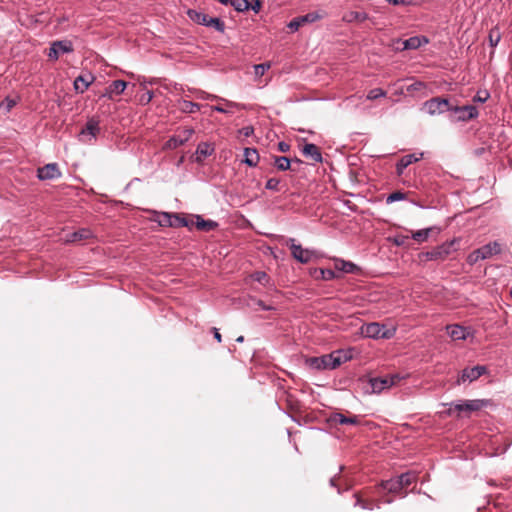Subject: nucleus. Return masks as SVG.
Segmentation results:
<instances>
[{"instance_id":"nucleus-1","label":"nucleus","mask_w":512,"mask_h":512,"mask_svg":"<svg viewBox=\"0 0 512 512\" xmlns=\"http://www.w3.org/2000/svg\"><path fill=\"white\" fill-rule=\"evenodd\" d=\"M348 357L343 355L341 351H336L331 354L322 355L320 357H311L306 360V364L316 370L335 369L343 362L347 361Z\"/></svg>"},{"instance_id":"nucleus-2","label":"nucleus","mask_w":512,"mask_h":512,"mask_svg":"<svg viewBox=\"0 0 512 512\" xmlns=\"http://www.w3.org/2000/svg\"><path fill=\"white\" fill-rule=\"evenodd\" d=\"M455 240L450 242H445L440 246H437L430 251L420 252L418 254V259L420 263H426L428 261H443L445 260L452 251Z\"/></svg>"},{"instance_id":"nucleus-3","label":"nucleus","mask_w":512,"mask_h":512,"mask_svg":"<svg viewBox=\"0 0 512 512\" xmlns=\"http://www.w3.org/2000/svg\"><path fill=\"white\" fill-rule=\"evenodd\" d=\"M396 328H387L378 322H371L361 327V334L367 338L390 339L395 335Z\"/></svg>"},{"instance_id":"nucleus-4","label":"nucleus","mask_w":512,"mask_h":512,"mask_svg":"<svg viewBox=\"0 0 512 512\" xmlns=\"http://www.w3.org/2000/svg\"><path fill=\"white\" fill-rule=\"evenodd\" d=\"M286 245L289 246L292 257L302 264H307L317 257L316 251L303 248L300 244H296L293 238L288 239Z\"/></svg>"},{"instance_id":"nucleus-5","label":"nucleus","mask_w":512,"mask_h":512,"mask_svg":"<svg viewBox=\"0 0 512 512\" xmlns=\"http://www.w3.org/2000/svg\"><path fill=\"white\" fill-rule=\"evenodd\" d=\"M422 110L431 116H435L452 110V104L446 98L434 97L424 102Z\"/></svg>"},{"instance_id":"nucleus-6","label":"nucleus","mask_w":512,"mask_h":512,"mask_svg":"<svg viewBox=\"0 0 512 512\" xmlns=\"http://www.w3.org/2000/svg\"><path fill=\"white\" fill-rule=\"evenodd\" d=\"M485 405L483 400H467L464 402L451 403L447 413L449 415L456 414L460 416L461 413L470 414L471 412L480 410Z\"/></svg>"},{"instance_id":"nucleus-7","label":"nucleus","mask_w":512,"mask_h":512,"mask_svg":"<svg viewBox=\"0 0 512 512\" xmlns=\"http://www.w3.org/2000/svg\"><path fill=\"white\" fill-rule=\"evenodd\" d=\"M401 380L398 374L387 375L384 377L371 378L369 383L372 388V392L381 393L385 389H389L396 385Z\"/></svg>"},{"instance_id":"nucleus-8","label":"nucleus","mask_w":512,"mask_h":512,"mask_svg":"<svg viewBox=\"0 0 512 512\" xmlns=\"http://www.w3.org/2000/svg\"><path fill=\"white\" fill-rule=\"evenodd\" d=\"M73 51V45L71 41L62 40L54 41L49 49L48 57L51 60H57L60 55L64 53H70Z\"/></svg>"},{"instance_id":"nucleus-9","label":"nucleus","mask_w":512,"mask_h":512,"mask_svg":"<svg viewBox=\"0 0 512 512\" xmlns=\"http://www.w3.org/2000/svg\"><path fill=\"white\" fill-rule=\"evenodd\" d=\"M456 114L457 121H469L478 116V110L473 105L454 106L452 110Z\"/></svg>"},{"instance_id":"nucleus-10","label":"nucleus","mask_w":512,"mask_h":512,"mask_svg":"<svg viewBox=\"0 0 512 512\" xmlns=\"http://www.w3.org/2000/svg\"><path fill=\"white\" fill-rule=\"evenodd\" d=\"M194 134V129L192 128H185L182 131H180L177 135H174L171 137L167 143L166 147L169 149H176L177 147L183 145L187 141L190 140L191 136Z\"/></svg>"},{"instance_id":"nucleus-11","label":"nucleus","mask_w":512,"mask_h":512,"mask_svg":"<svg viewBox=\"0 0 512 512\" xmlns=\"http://www.w3.org/2000/svg\"><path fill=\"white\" fill-rule=\"evenodd\" d=\"M486 367L477 365L472 368H466L462 371L460 377L457 380V384L459 385L461 382L465 381H475L477 380L481 375L486 373Z\"/></svg>"},{"instance_id":"nucleus-12","label":"nucleus","mask_w":512,"mask_h":512,"mask_svg":"<svg viewBox=\"0 0 512 512\" xmlns=\"http://www.w3.org/2000/svg\"><path fill=\"white\" fill-rule=\"evenodd\" d=\"M37 176L40 180L57 179L61 177V171L56 163H50L38 168Z\"/></svg>"},{"instance_id":"nucleus-13","label":"nucleus","mask_w":512,"mask_h":512,"mask_svg":"<svg viewBox=\"0 0 512 512\" xmlns=\"http://www.w3.org/2000/svg\"><path fill=\"white\" fill-rule=\"evenodd\" d=\"M93 237V233L90 229L81 228L73 233H68L65 236L66 243H78Z\"/></svg>"},{"instance_id":"nucleus-14","label":"nucleus","mask_w":512,"mask_h":512,"mask_svg":"<svg viewBox=\"0 0 512 512\" xmlns=\"http://www.w3.org/2000/svg\"><path fill=\"white\" fill-rule=\"evenodd\" d=\"M500 252L501 245L497 241L488 243L477 249V253L480 254L479 257H482V259H487L493 255L499 254Z\"/></svg>"},{"instance_id":"nucleus-15","label":"nucleus","mask_w":512,"mask_h":512,"mask_svg":"<svg viewBox=\"0 0 512 512\" xmlns=\"http://www.w3.org/2000/svg\"><path fill=\"white\" fill-rule=\"evenodd\" d=\"M446 329L453 340H465L470 334L467 328L457 324L448 325Z\"/></svg>"},{"instance_id":"nucleus-16","label":"nucleus","mask_w":512,"mask_h":512,"mask_svg":"<svg viewBox=\"0 0 512 512\" xmlns=\"http://www.w3.org/2000/svg\"><path fill=\"white\" fill-rule=\"evenodd\" d=\"M94 76L91 74L79 75L74 81V88L79 93H84L93 83Z\"/></svg>"},{"instance_id":"nucleus-17","label":"nucleus","mask_w":512,"mask_h":512,"mask_svg":"<svg viewBox=\"0 0 512 512\" xmlns=\"http://www.w3.org/2000/svg\"><path fill=\"white\" fill-rule=\"evenodd\" d=\"M213 151L214 147L212 144L208 142H201L196 149L195 161L202 163L207 156H210L213 153Z\"/></svg>"},{"instance_id":"nucleus-18","label":"nucleus","mask_w":512,"mask_h":512,"mask_svg":"<svg viewBox=\"0 0 512 512\" xmlns=\"http://www.w3.org/2000/svg\"><path fill=\"white\" fill-rule=\"evenodd\" d=\"M331 421L335 424H340V425H358L360 422V419L356 415L346 416L341 413H336L331 417Z\"/></svg>"},{"instance_id":"nucleus-19","label":"nucleus","mask_w":512,"mask_h":512,"mask_svg":"<svg viewBox=\"0 0 512 512\" xmlns=\"http://www.w3.org/2000/svg\"><path fill=\"white\" fill-rule=\"evenodd\" d=\"M302 153L305 157L310 158L311 160L315 162H321L322 161V155L320 152V149L315 144H305Z\"/></svg>"},{"instance_id":"nucleus-20","label":"nucleus","mask_w":512,"mask_h":512,"mask_svg":"<svg viewBox=\"0 0 512 512\" xmlns=\"http://www.w3.org/2000/svg\"><path fill=\"white\" fill-rule=\"evenodd\" d=\"M127 87V83L123 80L113 81L106 90V95L112 99L115 95H120L124 92Z\"/></svg>"},{"instance_id":"nucleus-21","label":"nucleus","mask_w":512,"mask_h":512,"mask_svg":"<svg viewBox=\"0 0 512 512\" xmlns=\"http://www.w3.org/2000/svg\"><path fill=\"white\" fill-rule=\"evenodd\" d=\"M100 122L95 118H91L87 121L85 127L81 130V135H90L95 138L100 132Z\"/></svg>"},{"instance_id":"nucleus-22","label":"nucleus","mask_w":512,"mask_h":512,"mask_svg":"<svg viewBox=\"0 0 512 512\" xmlns=\"http://www.w3.org/2000/svg\"><path fill=\"white\" fill-rule=\"evenodd\" d=\"M368 19V15L360 11H348L342 16V20L346 23L364 22Z\"/></svg>"},{"instance_id":"nucleus-23","label":"nucleus","mask_w":512,"mask_h":512,"mask_svg":"<svg viewBox=\"0 0 512 512\" xmlns=\"http://www.w3.org/2000/svg\"><path fill=\"white\" fill-rule=\"evenodd\" d=\"M198 230L211 231L214 230L218 224L212 220H204L201 216L194 217V225Z\"/></svg>"},{"instance_id":"nucleus-24","label":"nucleus","mask_w":512,"mask_h":512,"mask_svg":"<svg viewBox=\"0 0 512 512\" xmlns=\"http://www.w3.org/2000/svg\"><path fill=\"white\" fill-rule=\"evenodd\" d=\"M326 16L327 13L324 10H317L300 16V20L305 25L306 23H314L318 20L325 18Z\"/></svg>"},{"instance_id":"nucleus-25","label":"nucleus","mask_w":512,"mask_h":512,"mask_svg":"<svg viewBox=\"0 0 512 512\" xmlns=\"http://www.w3.org/2000/svg\"><path fill=\"white\" fill-rule=\"evenodd\" d=\"M244 157V162L250 167L257 166L260 159L257 150L254 148H245Z\"/></svg>"},{"instance_id":"nucleus-26","label":"nucleus","mask_w":512,"mask_h":512,"mask_svg":"<svg viewBox=\"0 0 512 512\" xmlns=\"http://www.w3.org/2000/svg\"><path fill=\"white\" fill-rule=\"evenodd\" d=\"M189 18L196 22L197 24L205 25L207 26L209 23V19L211 17L203 12L196 11V10H189L188 11Z\"/></svg>"},{"instance_id":"nucleus-27","label":"nucleus","mask_w":512,"mask_h":512,"mask_svg":"<svg viewBox=\"0 0 512 512\" xmlns=\"http://www.w3.org/2000/svg\"><path fill=\"white\" fill-rule=\"evenodd\" d=\"M381 487L389 493H399L403 490L399 478L384 481L381 483Z\"/></svg>"},{"instance_id":"nucleus-28","label":"nucleus","mask_w":512,"mask_h":512,"mask_svg":"<svg viewBox=\"0 0 512 512\" xmlns=\"http://www.w3.org/2000/svg\"><path fill=\"white\" fill-rule=\"evenodd\" d=\"M418 160H419V158L415 157V155H413V154L403 156L397 163V173L399 175H401L405 168H407L409 165H411L412 163H414Z\"/></svg>"},{"instance_id":"nucleus-29","label":"nucleus","mask_w":512,"mask_h":512,"mask_svg":"<svg viewBox=\"0 0 512 512\" xmlns=\"http://www.w3.org/2000/svg\"><path fill=\"white\" fill-rule=\"evenodd\" d=\"M193 225L194 218H186L179 214H174L172 227H192Z\"/></svg>"},{"instance_id":"nucleus-30","label":"nucleus","mask_w":512,"mask_h":512,"mask_svg":"<svg viewBox=\"0 0 512 512\" xmlns=\"http://www.w3.org/2000/svg\"><path fill=\"white\" fill-rule=\"evenodd\" d=\"M435 228L434 227H430V228H426V229H421V230H417V231H412L411 232V237L417 241V242H424L428 239L430 233L432 231H434Z\"/></svg>"},{"instance_id":"nucleus-31","label":"nucleus","mask_w":512,"mask_h":512,"mask_svg":"<svg viewBox=\"0 0 512 512\" xmlns=\"http://www.w3.org/2000/svg\"><path fill=\"white\" fill-rule=\"evenodd\" d=\"M400 483L403 489H407L416 482L417 476L413 472H407L401 474L399 477Z\"/></svg>"},{"instance_id":"nucleus-32","label":"nucleus","mask_w":512,"mask_h":512,"mask_svg":"<svg viewBox=\"0 0 512 512\" xmlns=\"http://www.w3.org/2000/svg\"><path fill=\"white\" fill-rule=\"evenodd\" d=\"M173 216L174 214L162 212L157 215L155 220L163 227H172Z\"/></svg>"},{"instance_id":"nucleus-33","label":"nucleus","mask_w":512,"mask_h":512,"mask_svg":"<svg viewBox=\"0 0 512 512\" xmlns=\"http://www.w3.org/2000/svg\"><path fill=\"white\" fill-rule=\"evenodd\" d=\"M274 165L280 171H286L291 167V161L289 158L284 156H276L274 157Z\"/></svg>"},{"instance_id":"nucleus-34","label":"nucleus","mask_w":512,"mask_h":512,"mask_svg":"<svg viewBox=\"0 0 512 512\" xmlns=\"http://www.w3.org/2000/svg\"><path fill=\"white\" fill-rule=\"evenodd\" d=\"M180 110L185 113H195L200 110V105L191 101H182L180 103Z\"/></svg>"},{"instance_id":"nucleus-35","label":"nucleus","mask_w":512,"mask_h":512,"mask_svg":"<svg viewBox=\"0 0 512 512\" xmlns=\"http://www.w3.org/2000/svg\"><path fill=\"white\" fill-rule=\"evenodd\" d=\"M220 100L223 101L225 103V105L224 106H222V105L213 106L212 109L217 112L229 113L231 108L238 107V104H236L235 102H231V101L224 100V99H220Z\"/></svg>"},{"instance_id":"nucleus-36","label":"nucleus","mask_w":512,"mask_h":512,"mask_svg":"<svg viewBox=\"0 0 512 512\" xmlns=\"http://www.w3.org/2000/svg\"><path fill=\"white\" fill-rule=\"evenodd\" d=\"M336 268L345 272V273H353L356 270V265L351 262L339 261L335 264Z\"/></svg>"},{"instance_id":"nucleus-37","label":"nucleus","mask_w":512,"mask_h":512,"mask_svg":"<svg viewBox=\"0 0 512 512\" xmlns=\"http://www.w3.org/2000/svg\"><path fill=\"white\" fill-rule=\"evenodd\" d=\"M17 104V101L15 99H12V98H9V97H6L1 103H0V110L5 112V113H9L12 108L15 107V105Z\"/></svg>"},{"instance_id":"nucleus-38","label":"nucleus","mask_w":512,"mask_h":512,"mask_svg":"<svg viewBox=\"0 0 512 512\" xmlns=\"http://www.w3.org/2000/svg\"><path fill=\"white\" fill-rule=\"evenodd\" d=\"M231 6L235 8L238 12H244L246 10H249L250 3L248 0H232Z\"/></svg>"},{"instance_id":"nucleus-39","label":"nucleus","mask_w":512,"mask_h":512,"mask_svg":"<svg viewBox=\"0 0 512 512\" xmlns=\"http://www.w3.org/2000/svg\"><path fill=\"white\" fill-rule=\"evenodd\" d=\"M207 26L213 27L214 29H216L219 32H224V29H225L224 22L220 18H217V17H211V19H209V23Z\"/></svg>"},{"instance_id":"nucleus-40","label":"nucleus","mask_w":512,"mask_h":512,"mask_svg":"<svg viewBox=\"0 0 512 512\" xmlns=\"http://www.w3.org/2000/svg\"><path fill=\"white\" fill-rule=\"evenodd\" d=\"M421 46V39L419 37H411L404 42L405 49H417Z\"/></svg>"},{"instance_id":"nucleus-41","label":"nucleus","mask_w":512,"mask_h":512,"mask_svg":"<svg viewBox=\"0 0 512 512\" xmlns=\"http://www.w3.org/2000/svg\"><path fill=\"white\" fill-rule=\"evenodd\" d=\"M409 239L410 237L408 235L397 234L391 238V241L396 246H405L407 245Z\"/></svg>"},{"instance_id":"nucleus-42","label":"nucleus","mask_w":512,"mask_h":512,"mask_svg":"<svg viewBox=\"0 0 512 512\" xmlns=\"http://www.w3.org/2000/svg\"><path fill=\"white\" fill-rule=\"evenodd\" d=\"M406 196L407 194L406 193H403L401 191H395L393 193H391L387 199H386V203L387 204H390V203H393L395 201H400V200H404L406 199Z\"/></svg>"},{"instance_id":"nucleus-43","label":"nucleus","mask_w":512,"mask_h":512,"mask_svg":"<svg viewBox=\"0 0 512 512\" xmlns=\"http://www.w3.org/2000/svg\"><path fill=\"white\" fill-rule=\"evenodd\" d=\"M384 96H386V92L384 90H382L381 88H375L368 92L367 99L375 100Z\"/></svg>"},{"instance_id":"nucleus-44","label":"nucleus","mask_w":512,"mask_h":512,"mask_svg":"<svg viewBox=\"0 0 512 512\" xmlns=\"http://www.w3.org/2000/svg\"><path fill=\"white\" fill-rule=\"evenodd\" d=\"M356 496V505L360 506L363 509L372 510L374 508L373 502L362 499L359 495Z\"/></svg>"},{"instance_id":"nucleus-45","label":"nucleus","mask_w":512,"mask_h":512,"mask_svg":"<svg viewBox=\"0 0 512 512\" xmlns=\"http://www.w3.org/2000/svg\"><path fill=\"white\" fill-rule=\"evenodd\" d=\"M253 279L261 284H266L269 280L268 275L265 272L258 271L252 275Z\"/></svg>"},{"instance_id":"nucleus-46","label":"nucleus","mask_w":512,"mask_h":512,"mask_svg":"<svg viewBox=\"0 0 512 512\" xmlns=\"http://www.w3.org/2000/svg\"><path fill=\"white\" fill-rule=\"evenodd\" d=\"M270 68L269 63H262L254 66L256 76H263L265 72Z\"/></svg>"},{"instance_id":"nucleus-47","label":"nucleus","mask_w":512,"mask_h":512,"mask_svg":"<svg viewBox=\"0 0 512 512\" xmlns=\"http://www.w3.org/2000/svg\"><path fill=\"white\" fill-rule=\"evenodd\" d=\"M280 180L277 178H270L266 182V188L273 191H279Z\"/></svg>"},{"instance_id":"nucleus-48","label":"nucleus","mask_w":512,"mask_h":512,"mask_svg":"<svg viewBox=\"0 0 512 512\" xmlns=\"http://www.w3.org/2000/svg\"><path fill=\"white\" fill-rule=\"evenodd\" d=\"M303 22L300 20V16L292 19L290 23L288 24V27L292 31H297L301 26H303Z\"/></svg>"},{"instance_id":"nucleus-49","label":"nucleus","mask_w":512,"mask_h":512,"mask_svg":"<svg viewBox=\"0 0 512 512\" xmlns=\"http://www.w3.org/2000/svg\"><path fill=\"white\" fill-rule=\"evenodd\" d=\"M489 41H490V44L491 46H496L498 44V42L500 41V35L498 32H493L491 31L490 34H489Z\"/></svg>"},{"instance_id":"nucleus-50","label":"nucleus","mask_w":512,"mask_h":512,"mask_svg":"<svg viewBox=\"0 0 512 512\" xmlns=\"http://www.w3.org/2000/svg\"><path fill=\"white\" fill-rule=\"evenodd\" d=\"M320 273L322 275V278L325 279V280H331V279H333L335 277L334 271H332L330 269H328V270L321 269Z\"/></svg>"},{"instance_id":"nucleus-51","label":"nucleus","mask_w":512,"mask_h":512,"mask_svg":"<svg viewBox=\"0 0 512 512\" xmlns=\"http://www.w3.org/2000/svg\"><path fill=\"white\" fill-rule=\"evenodd\" d=\"M262 7V2L260 0H255L252 4H250L251 10H253L255 13H258Z\"/></svg>"},{"instance_id":"nucleus-52","label":"nucleus","mask_w":512,"mask_h":512,"mask_svg":"<svg viewBox=\"0 0 512 512\" xmlns=\"http://www.w3.org/2000/svg\"><path fill=\"white\" fill-rule=\"evenodd\" d=\"M478 253H477V250H475L474 252H472L468 259L471 263H474V262H477L478 260H483L482 257H478Z\"/></svg>"},{"instance_id":"nucleus-53","label":"nucleus","mask_w":512,"mask_h":512,"mask_svg":"<svg viewBox=\"0 0 512 512\" xmlns=\"http://www.w3.org/2000/svg\"><path fill=\"white\" fill-rule=\"evenodd\" d=\"M489 97V94L487 92L484 93V95L477 94L473 100L478 102H485Z\"/></svg>"},{"instance_id":"nucleus-54","label":"nucleus","mask_w":512,"mask_h":512,"mask_svg":"<svg viewBox=\"0 0 512 512\" xmlns=\"http://www.w3.org/2000/svg\"><path fill=\"white\" fill-rule=\"evenodd\" d=\"M278 149L281 152H287L290 149V145L286 142H279Z\"/></svg>"},{"instance_id":"nucleus-55","label":"nucleus","mask_w":512,"mask_h":512,"mask_svg":"<svg viewBox=\"0 0 512 512\" xmlns=\"http://www.w3.org/2000/svg\"><path fill=\"white\" fill-rule=\"evenodd\" d=\"M424 86L425 85H424L423 82H416V83L412 84L411 86H409L408 91H410V90H420Z\"/></svg>"},{"instance_id":"nucleus-56","label":"nucleus","mask_w":512,"mask_h":512,"mask_svg":"<svg viewBox=\"0 0 512 512\" xmlns=\"http://www.w3.org/2000/svg\"><path fill=\"white\" fill-rule=\"evenodd\" d=\"M255 304L258 305L263 310H271V306H267L262 300H254Z\"/></svg>"},{"instance_id":"nucleus-57","label":"nucleus","mask_w":512,"mask_h":512,"mask_svg":"<svg viewBox=\"0 0 512 512\" xmlns=\"http://www.w3.org/2000/svg\"><path fill=\"white\" fill-rule=\"evenodd\" d=\"M242 132H243V134H244L246 137H248V136H250V135L253 133V128H252V127H250V126H249V127H244V128L242 129Z\"/></svg>"},{"instance_id":"nucleus-58","label":"nucleus","mask_w":512,"mask_h":512,"mask_svg":"<svg viewBox=\"0 0 512 512\" xmlns=\"http://www.w3.org/2000/svg\"><path fill=\"white\" fill-rule=\"evenodd\" d=\"M213 332H214V338H215L218 342H221V341H222V336H221V334L219 333L218 329H217V328H213Z\"/></svg>"},{"instance_id":"nucleus-59","label":"nucleus","mask_w":512,"mask_h":512,"mask_svg":"<svg viewBox=\"0 0 512 512\" xmlns=\"http://www.w3.org/2000/svg\"><path fill=\"white\" fill-rule=\"evenodd\" d=\"M202 98H204V99H219V98H218L217 96H215V95L206 94V93H203Z\"/></svg>"},{"instance_id":"nucleus-60","label":"nucleus","mask_w":512,"mask_h":512,"mask_svg":"<svg viewBox=\"0 0 512 512\" xmlns=\"http://www.w3.org/2000/svg\"><path fill=\"white\" fill-rule=\"evenodd\" d=\"M221 4H224V5H228L230 4L231 5V2L232 0H218Z\"/></svg>"},{"instance_id":"nucleus-61","label":"nucleus","mask_w":512,"mask_h":512,"mask_svg":"<svg viewBox=\"0 0 512 512\" xmlns=\"http://www.w3.org/2000/svg\"><path fill=\"white\" fill-rule=\"evenodd\" d=\"M389 3H392V4H399L400 2H402L403 0H387Z\"/></svg>"},{"instance_id":"nucleus-62","label":"nucleus","mask_w":512,"mask_h":512,"mask_svg":"<svg viewBox=\"0 0 512 512\" xmlns=\"http://www.w3.org/2000/svg\"><path fill=\"white\" fill-rule=\"evenodd\" d=\"M237 342H243L244 341V337L243 336H239L237 339H236Z\"/></svg>"}]
</instances>
